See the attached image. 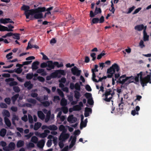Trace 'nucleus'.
<instances>
[{"label":"nucleus","instance_id":"obj_1","mask_svg":"<svg viewBox=\"0 0 151 151\" xmlns=\"http://www.w3.org/2000/svg\"><path fill=\"white\" fill-rule=\"evenodd\" d=\"M148 72L150 73V75H147L146 77L144 78H142V76L143 75L142 72H141L137 76H127L125 74L123 75L120 77L119 81L120 83L127 86L130 83L134 82V81L136 82H138L139 81V77L140 76L141 83L142 86L143 87L146 85L147 83L148 82L150 83H151L150 81L151 70H149Z\"/></svg>","mask_w":151,"mask_h":151},{"label":"nucleus","instance_id":"obj_2","mask_svg":"<svg viewBox=\"0 0 151 151\" xmlns=\"http://www.w3.org/2000/svg\"><path fill=\"white\" fill-rule=\"evenodd\" d=\"M46 10L45 7H39L35 9H33L31 12V15L33 16L35 19H40L45 18L42 12Z\"/></svg>","mask_w":151,"mask_h":151},{"label":"nucleus","instance_id":"obj_3","mask_svg":"<svg viewBox=\"0 0 151 151\" xmlns=\"http://www.w3.org/2000/svg\"><path fill=\"white\" fill-rule=\"evenodd\" d=\"M98 66L97 65H95L94 68L91 69L92 73V80L93 81L96 82H98L99 81H101L103 79H106L107 78L106 76H104L101 78L97 75V73L98 72Z\"/></svg>","mask_w":151,"mask_h":151},{"label":"nucleus","instance_id":"obj_4","mask_svg":"<svg viewBox=\"0 0 151 151\" xmlns=\"http://www.w3.org/2000/svg\"><path fill=\"white\" fill-rule=\"evenodd\" d=\"M119 70V68L118 65L114 63L107 70V76L111 78L115 74V71L118 72Z\"/></svg>","mask_w":151,"mask_h":151},{"label":"nucleus","instance_id":"obj_5","mask_svg":"<svg viewBox=\"0 0 151 151\" xmlns=\"http://www.w3.org/2000/svg\"><path fill=\"white\" fill-rule=\"evenodd\" d=\"M114 94V91L113 89L107 90L103 96L104 100L107 102L110 101L112 99Z\"/></svg>","mask_w":151,"mask_h":151},{"label":"nucleus","instance_id":"obj_6","mask_svg":"<svg viewBox=\"0 0 151 151\" xmlns=\"http://www.w3.org/2000/svg\"><path fill=\"white\" fill-rule=\"evenodd\" d=\"M65 74V71L62 70H55L54 72L51 74V76L52 78L56 77L60 78L61 75H64Z\"/></svg>","mask_w":151,"mask_h":151},{"label":"nucleus","instance_id":"obj_7","mask_svg":"<svg viewBox=\"0 0 151 151\" xmlns=\"http://www.w3.org/2000/svg\"><path fill=\"white\" fill-rule=\"evenodd\" d=\"M29 9L30 8L29 6L25 5H23L21 8L22 10L24 11V14L27 19H28L29 18V16L31 14V11L33 10V9L29 10Z\"/></svg>","mask_w":151,"mask_h":151},{"label":"nucleus","instance_id":"obj_8","mask_svg":"<svg viewBox=\"0 0 151 151\" xmlns=\"http://www.w3.org/2000/svg\"><path fill=\"white\" fill-rule=\"evenodd\" d=\"M104 17L101 16L100 19L98 18H93L92 19L91 23V25L93 24H96L98 23H102L104 21Z\"/></svg>","mask_w":151,"mask_h":151},{"label":"nucleus","instance_id":"obj_9","mask_svg":"<svg viewBox=\"0 0 151 151\" xmlns=\"http://www.w3.org/2000/svg\"><path fill=\"white\" fill-rule=\"evenodd\" d=\"M15 147V144L13 142H11L9 144L8 147H3V149L4 151H10L14 150Z\"/></svg>","mask_w":151,"mask_h":151},{"label":"nucleus","instance_id":"obj_10","mask_svg":"<svg viewBox=\"0 0 151 151\" xmlns=\"http://www.w3.org/2000/svg\"><path fill=\"white\" fill-rule=\"evenodd\" d=\"M71 71L73 75L77 76H80L81 72V70H79L76 66L72 68Z\"/></svg>","mask_w":151,"mask_h":151},{"label":"nucleus","instance_id":"obj_11","mask_svg":"<svg viewBox=\"0 0 151 151\" xmlns=\"http://www.w3.org/2000/svg\"><path fill=\"white\" fill-rule=\"evenodd\" d=\"M101 9L100 8H96L94 13L93 12V11H91L90 12V16L91 17H93L95 16L98 14H101Z\"/></svg>","mask_w":151,"mask_h":151},{"label":"nucleus","instance_id":"obj_12","mask_svg":"<svg viewBox=\"0 0 151 151\" xmlns=\"http://www.w3.org/2000/svg\"><path fill=\"white\" fill-rule=\"evenodd\" d=\"M146 28L147 26H144L143 24L137 25L134 27L135 30L139 31H141L142 30L146 31Z\"/></svg>","mask_w":151,"mask_h":151},{"label":"nucleus","instance_id":"obj_13","mask_svg":"<svg viewBox=\"0 0 151 151\" xmlns=\"http://www.w3.org/2000/svg\"><path fill=\"white\" fill-rule=\"evenodd\" d=\"M44 113L46 114V116L45 118V122H47L49 120L51 115V112L50 111H47L46 109H44L42 110Z\"/></svg>","mask_w":151,"mask_h":151},{"label":"nucleus","instance_id":"obj_14","mask_svg":"<svg viewBox=\"0 0 151 151\" xmlns=\"http://www.w3.org/2000/svg\"><path fill=\"white\" fill-rule=\"evenodd\" d=\"M14 79L10 78L6 79L5 81L8 83L9 84V85L11 86H12L14 85H16L17 84V83L15 81H13Z\"/></svg>","mask_w":151,"mask_h":151},{"label":"nucleus","instance_id":"obj_15","mask_svg":"<svg viewBox=\"0 0 151 151\" xmlns=\"http://www.w3.org/2000/svg\"><path fill=\"white\" fill-rule=\"evenodd\" d=\"M67 120L70 123H73L77 121V119L76 118L74 117L73 115H71L68 117Z\"/></svg>","mask_w":151,"mask_h":151},{"label":"nucleus","instance_id":"obj_16","mask_svg":"<svg viewBox=\"0 0 151 151\" xmlns=\"http://www.w3.org/2000/svg\"><path fill=\"white\" fill-rule=\"evenodd\" d=\"M69 136V134H65L64 133H62L59 137V140L62 141L68 139Z\"/></svg>","mask_w":151,"mask_h":151},{"label":"nucleus","instance_id":"obj_17","mask_svg":"<svg viewBox=\"0 0 151 151\" xmlns=\"http://www.w3.org/2000/svg\"><path fill=\"white\" fill-rule=\"evenodd\" d=\"M1 23L3 24H6L8 23H14V22L9 18L1 19H0Z\"/></svg>","mask_w":151,"mask_h":151},{"label":"nucleus","instance_id":"obj_18","mask_svg":"<svg viewBox=\"0 0 151 151\" xmlns=\"http://www.w3.org/2000/svg\"><path fill=\"white\" fill-rule=\"evenodd\" d=\"M83 104L82 102L79 103V105H76L73 106L74 110L79 111L81 109L82 107H83Z\"/></svg>","mask_w":151,"mask_h":151},{"label":"nucleus","instance_id":"obj_19","mask_svg":"<svg viewBox=\"0 0 151 151\" xmlns=\"http://www.w3.org/2000/svg\"><path fill=\"white\" fill-rule=\"evenodd\" d=\"M47 62L48 68H47V70H50L54 68V63L51 61H49Z\"/></svg>","mask_w":151,"mask_h":151},{"label":"nucleus","instance_id":"obj_20","mask_svg":"<svg viewBox=\"0 0 151 151\" xmlns=\"http://www.w3.org/2000/svg\"><path fill=\"white\" fill-rule=\"evenodd\" d=\"M100 84L98 83L96 84V88L99 90V93L101 91L103 92L104 90V87L101 82L99 83Z\"/></svg>","mask_w":151,"mask_h":151},{"label":"nucleus","instance_id":"obj_21","mask_svg":"<svg viewBox=\"0 0 151 151\" xmlns=\"http://www.w3.org/2000/svg\"><path fill=\"white\" fill-rule=\"evenodd\" d=\"M140 108L139 106H136L135 109L132 111V114L133 116H134L136 114L138 115L139 114L138 111L140 110Z\"/></svg>","mask_w":151,"mask_h":151},{"label":"nucleus","instance_id":"obj_22","mask_svg":"<svg viewBox=\"0 0 151 151\" xmlns=\"http://www.w3.org/2000/svg\"><path fill=\"white\" fill-rule=\"evenodd\" d=\"M45 142V140L44 139H42L39 141L37 143V147L40 148H42L44 145Z\"/></svg>","mask_w":151,"mask_h":151},{"label":"nucleus","instance_id":"obj_23","mask_svg":"<svg viewBox=\"0 0 151 151\" xmlns=\"http://www.w3.org/2000/svg\"><path fill=\"white\" fill-rule=\"evenodd\" d=\"M91 113V108L86 107L85 109L84 115L85 117H87L89 116L90 114Z\"/></svg>","mask_w":151,"mask_h":151},{"label":"nucleus","instance_id":"obj_24","mask_svg":"<svg viewBox=\"0 0 151 151\" xmlns=\"http://www.w3.org/2000/svg\"><path fill=\"white\" fill-rule=\"evenodd\" d=\"M149 36L147 35L146 31H143V39L145 41H148L149 40Z\"/></svg>","mask_w":151,"mask_h":151},{"label":"nucleus","instance_id":"obj_25","mask_svg":"<svg viewBox=\"0 0 151 151\" xmlns=\"http://www.w3.org/2000/svg\"><path fill=\"white\" fill-rule=\"evenodd\" d=\"M50 132V131L48 130H45L44 132L40 133V137L43 138L46 137Z\"/></svg>","mask_w":151,"mask_h":151},{"label":"nucleus","instance_id":"obj_26","mask_svg":"<svg viewBox=\"0 0 151 151\" xmlns=\"http://www.w3.org/2000/svg\"><path fill=\"white\" fill-rule=\"evenodd\" d=\"M60 83L59 86L61 88H63L64 87V85L63 84L66 81V79L65 78H62L59 81Z\"/></svg>","mask_w":151,"mask_h":151},{"label":"nucleus","instance_id":"obj_27","mask_svg":"<svg viewBox=\"0 0 151 151\" xmlns=\"http://www.w3.org/2000/svg\"><path fill=\"white\" fill-rule=\"evenodd\" d=\"M38 75V74L37 73L35 74L34 75H33L32 73H28L27 75L26 78L28 79H30L32 78L33 77L34 78L37 77Z\"/></svg>","mask_w":151,"mask_h":151},{"label":"nucleus","instance_id":"obj_28","mask_svg":"<svg viewBox=\"0 0 151 151\" xmlns=\"http://www.w3.org/2000/svg\"><path fill=\"white\" fill-rule=\"evenodd\" d=\"M37 115L38 117L42 120H44L45 118V115L41 111L37 112Z\"/></svg>","mask_w":151,"mask_h":151},{"label":"nucleus","instance_id":"obj_29","mask_svg":"<svg viewBox=\"0 0 151 151\" xmlns=\"http://www.w3.org/2000/svg\"><path fill=\"white\" fill-rule=\"evenodd\" d=\"M37 73H38L41 74V75L45 76L47 75L45 71L44 70L42 69H39L37 70Z\"/></svg>","mask_w":151,"mask_h":151},{"label":"nucleus","instance_id":"obj_30","mask_svg":"<svg viewBox=\"0 0 151 151\" xmlns=\"http://www.w3.org/2000/svg\"><path fill=\"white\" fill-rule=\"evenodd\" d=\"M39 62L38 61H35L33 62L32 65V68L33 70H36L38 68V65Z\"/></svg>","mask_w":151,"mask_h":151},{"label":"nucleus","instance_id":"obj_31","mask_svg":"<svg viewBox=\"0 0 151 151\" xmlns=\"http://www.w3.org/2000/svg\"><path fill=\"white\" fill-rule=\"evenodd\" d=\"M59 130L61 131H62V133H64L66 132L67 131V129L63 125H61L59 127Z\"/></svg>","mask_w":151,"mask_h":151},{"label":"nucleus","instance_id":"obj_32","mask_svg":"<svg viewBox=\"0 0 151 151\" xmlns=\"http://www.w3.org/2000/svg\"><path fill=\"white\" fill-rule=\"evenodd\" d=\"M2 114L5 117H9L10 116V114L9 111L6 110H4L2 112Z\"/></svg>","mask_w":151,"mask_h":151},{"label":"nucleus","instance_id":"obj_33","mask_svg":"<svg viewBox=\"0 0 151 151\" xmlns=\"http://www.w3.org/2000/svg\"><path fill=\"white\" fill-rule=\"evenodd\" d=\"M32 48H35L36 49H38L39 47L38 46L36 45H31L30 44V42H29L28 43V46L27 48V49H31Z\"/></svg>","mask_w":151,"mask_h":151},{"label":"nucleus","instance_id":"obj_34","mask_svg":"<svg viewBox=\"0 0 151 151\" xmlns=\"http://www.w3.org/2000/svg\"><path fill=\"white\" fill-rule=\"evenodd\" d=\"M74 97L76 99H78L81 96L80 93L78 91H75L74 92Z\"/></svg>","mask_w":151,"mask_h":151},{"label":"nucleus","instance_id":"obj_35","mask_svg":"<svg viewBox=\"0 0 151 151\" xmlns=\"http://www.w3.org/2000/svg\"><path fill=\"white\" fill-rule=\"evenodd\" d=\"M82 83L80 82V84L78 83H76L75 85V88L76 91H80L81 90L80 85H82Z\"/></svg>","mask_w":151,"mask_h":151},{"label":"nucleus","instance_id":"obj_36","mask_svg":"<svg viewBox=\"0 0 151 151\" xmlns=\"http://www.w3.org/2000/svg\"><path fill=\"white\" fill-rule=\"evenodd\" d=\"M6 132V130L5 129H1L0 131V136L2 137H4Z\"/></svg>","mask_w":151,"mask_h":151},{"label":"nucleus","instance_id":"obj_37","mask_svg":"<svg viewBox=\"0 0 151 151\" xmlns=\"http://www.w3.org/2000/svg\"><path fill=\"white\" fill-rule=\"evenodd\" d=\"M42 124L40 122H37L35 123L34 127V129L35 130H37L41 126Z\"/></svg>","mask_w":151,"mask_h":151},{"label":"nucleus","instance_id":"obj_38","mask_svg":"<svg viewBox=\"0 0 151 151\" xmlns=\"http://www.w3.org/2000/svg\"><path fill=\"white\" fill-rule=\"evenodd\" d=\"M24 144V141L22 140L19 141L17 144V147H20L23 146Z\"/></svg>","mask_w":151,"mask_h":151},{"label":"nucleus","instance_id":"obj_39","mask_svg":"<svg viewBox=\"0 0 151 151\" xmlns=\"http://www.w3.org/2000/svg\"><path fill=\"white\" fill-rule=\"evenodd\" d=\"M33 79L34 80L38 79L39 81L41 82H43L45 80V79L43 77L41 76H38L37 78L36 77H34Z\"/></svg>","mask_w":151,"mask_h":151},{"label":"nucleus","instance_id":"obj_40","mask_svg":"<svg viewBox=\"0 0 151 151\" xmlns=\"http://www.w3.org/2000/svg\"><path fill=\"white\" fill-rule=\"evenodd\" d=\"M4 121L6 125L8 127H10L11 125L10 122L8 118L7 117H4Z\"/></svg>","mask_w":151,"mask_h":151},{"label":"nucleus","instance_id":"obj_41","mask_svg":"<svg viewBox=\"0 0 151 151\" xmlns=\"http://www.w3.org/2000/svg\"><path fill=\"white\" fill-rule=\"evenodd\" d=\"M24 85L25 87H27L29 89H31L32 87V85L30 82H26Z\"/></svg>","mask_w":151,"mask_h":151},{"label":"nucleus","instance_id":"obj_42","mask_svg":"<svg viewBox=\"0 0 151 151\" xmlns=\"http://www.w3.org/2000/svg\"><path fill=\"white\" fill-rule=\"evenodd\" d=\"M48 129L51 130H56L58 129V127L55 125H52L48 126Z\"/></svg>","mask_w":151,"mask_h":151},{"label":"nucleus","instance_id":"obj_43","mask_svg":"<svg viewBox=\"0 0 151 151\" xmlns=\"http://www.w3.org/2000/svg\"><path fill=\"white\" fill-rule=\"evenodd\" d=\"M19 118L18 117L15 115H13V117L12 119V122L13 124L14 125H16V124L15 122V120L18 121V120Z\"/></svg>","mask_w":151,"mask_h":151},{"label":"nucleus","instance_id":"obj_44","mask_svg":"<svg viewBox=\"0 0 151 151\" xmlns=\"http://www.w3.org/2000/svg\"><path fill=\"white\" fill-rule=\"evenodd\" d=\"M60 104L62 106H65L67 104V100L63 98L61 100Z\"/></svg>","mask_w":151,"mask_h":151},{"label":"nucleus","instance_id":"obj_45","mask_svg":"<svg viewBox=\"0 0 151 151\" xmlns=\"http://www.w3.org/2000/svg\"><path fill=\"white\" fill-rule=\"evenodd\" d=\"M76 137H73L71 142V144L69 146V147L70 148H72L73 147V146L74 145L76 141Z\"/></svg>","mask_w":151,"mask_h":151},{"label":"nucleus","instance_id":"obj_46","mask_svg":"<svg viewBox=\"0 0 151 151\" xmlns=\"http://www.w3.org/2000/svg\"><path fill=\"white\" fill-rule=\"evenodd\" d=\"M14 27L11 25L8 26V27H6V31L8 32H11L13 31L12 29L14 28Z\"/></svg>","mask_w":151,"mask_h":151},{"label":"nucleus","instance_id":"obj_47","mask_svg":"<svg viewBox=\"0 0 151 151\" xmlns=\"http://www.w3.org/2000/svg\"><path fill=\"white\" fill-rule=\"evenodd\" d=\"M54 67L56 66L58 68H60L61 67H63V64L62 63H59L57 62H54Z\"/></svg>","mask_w":151,"mask_h":151},{"label":"nucleus","instance_id":"obj_48","mask_svg":"<svg viewBox=\"0 0 151 151\" xmlns=\"http://www.w3.org/2000/svg\"><path fill=\"white\" fill-rule=\"evenodd\" d=\"M38 140V139L37 137L35 136H33L31 138V141L34 143H36Z\"/></svg>","mask_w":151,"mask_h":151},{"label":"nucleus","instance_id":"obj_49","mask_svg":"<svg viewBox=\"0 0 151 151\" xmlns=\"http://www.w3.org/2000/svg\"><path fill=\"white\" fill-rule=\"evenodd\" d=\"M61 109L64 114H66L68 111V109L66 107H63L61 108Z\"/></svg>","mask_w":151,"mask_h":151},{"label":"nucleus","instance_id":"obj_50","mask_svg":"<svg viewBox=\"0 0 151 151\" xmlns=\"http://www.w3.org/2000/svg\"><path fill=\"white\" fill-rule=\"evenodd\" d=\"M13 37L14 39L19 40L20 39L19 35L18 34H13Z\"/></svg>","mask_w":151,"mask_h":151},{"label":"nucleus","instance_id":"obj_51","mask_svg":"<svg viewBox=\"0 0 151 151\" xmlns=\"http://www.w3.org/2000/svg\"><path fill=\"white\" fill-rule=\"evenodd\" d=\"M35 145L34 143L32 142H29L26 145L27 148H28L33 147Z\"/></svg>","mask_w":151,"mask_h":151},{"label":"nucleus","instance_id":"obj_52","mask_svg":"<svg viewBox=\"0 0 151 151\" xmlns=\"http://www.w3.org/2000/svg\"><path fill=\"white\" fill-rule=\"evenodd\" d=\"M84 95L88 99L92 98L91 94L89 93H86Z\"/></svg>","mask_w":151,"mask_h":151},{"label":"nucleus","instance_id":"obj_53","mask_svg":"<svg viewBox=\"0 0 151 151\" xmlns=\"http://www.w3.org/2000/svg\"><path fill=\"white\" fill-rule=\"evenodd\" d=\"M12 52H10L9 54H7L6 55V58L7 59H11L12 58Z\"/></svg>","mask_w":151,"mask_h":151},{"label":"nucleus","instance_id":"obj_54","mask_svg":"<svg viewBox=\"0 0 151 151\" xmlns=\"http://www.w3.org/2000/svg\"><path fill=\"white\" fill-rule=\"evenodd\" d=\"M139 46L141 48H143L145 47V45L144 44V41L141 40H140L139 43Z\"/></svg>","mask_w":151,"mask_h":151},{"label":"nucleus","instance_id":"obj_55","mask_svg":"<svg viewBox=\"0 0 151 151\" xmlns=\"http://www.w3.org/2000/svg\"><path fill=\"white\" fill-rule=\"evenodd\" d=\"M6 27L0 25V31H6Z\"/></svg>","mask_w":151,"mask_h":151},{"label":"nucleus","instance_id":"obj_56","mask_svg":"<svg viewBox=\"0 0 151 151\" xmlns=\"http://www.w3.org/2000/svg\"><path fill=\"white\" fill-rule=\"evenodd\" d=\"M88 103L90 105H92L93 104V101L92 98L88 99Z\"/></svg>","mask_w":151,"mask_h":151},{"label":"nucleus","instance_id":"obj_57","mask_svg":"<svg viewBox=\"0 0 151 151\" xmlns=\"http://www.w3.org/2000/svg\"><path fill=\"white\" fill-rule=\"evenodd\" d=\"M86 125V123L84 122L83 121H82L81 123V129H82L83 127H85Z\"/></svg>","mask_w":151,"mask_h":151},{"label":"nucleus","instance_id":"obj_58","mask_svg":"<svg viewBox=\"0 0 151 151\" xmlns=\"http://www.w3.org/2000/svg\"><path fill=\"white\" fill-rule=\"evenodd\" d=\"M57 91L59 94L61 96L63 97H64V94L62 91L59 89H57Z\"/></svg>","mask_w":151,"mask_h":151},{"label":"nucleus","instance_id":"obj_59","mask_svg":"<svg viewBox=\"0 0 151 151\" xmlns=\"http://www.w3.org/2000/svg\"><path fill=\"white\" fill-rule=\"evenodd\" d=\"M18 96L19 95L18 94H17L12 97V100L13 103L16 100V99H17Z\"/></svg>","mask_w":151,"mask_h":151},{"label":"nucleus","instance_id":"obj_60","mask_svg":"<svg viewBox=\"0 0 151 151\" xmlns=\"http://www.w3.org/2000/svg\"><path fill=\"white\" fill-rule=\"evenodd\" d=\"M47 63H42L40 65V67L42 68H45L47 66Z\"/></svg>","mask_w":151,"mask_h":151},{"label":"nucleus","instance_id":"obj_61","mask_svg":"<svg viewBox=\"0 0 151 151\" xmlns=\"http://www.w3.org/2000/svg\"><path fill=\"white\" fill-rule=\"evenodd\" d=\"M28 101L29 102L31 103L33 105L35 104L36 103V101L32 99H29L28 100Z\"/></svg>","mask_w":151,"mask_h":151},{"label":"nucleus","instance_id":"obj_62","mask_svg":"<svg viewBox=\"0 0 151 151\" xmlns=\"http://www.w3.org/2000/svg\"><path fill=\"white\" fill-rule=\"evenodd\" d=\"M47 145L48 147H50L52 144V142L51 140L49 139L47 143Z\"/></svg>","mask_w":151,"mask_h":151},{"label":"nucleus","instance_id":"obj_63","mask_svg":"<svg viewBox=\"0 0 151 151\" xmlns=\"http://www.w3.org/2000/svg\"><path fill=\"white\" fill-rule=\"evenodd\" d=\"M41 54L43 56L42 59L45 60H48L49 59L47 56L45 55L43 52H41Z\"/></svg>","mask_w":151,"mask_h":151},{"label":"nucleus","instance_id":"obj_64","mask_svg":"<svg viewBox=\"0 0 151 151\" xmlns=\"http://www.w3.org/2000/svg\"><path fill=\"white\" fill-rule=\"evenodd\" d=\"M13 89L14 91L16 92H18L20 91V89L17 86H15L14 87Z\"/></svg>","mask_w":151,"mask_h":151}]
</instances>
